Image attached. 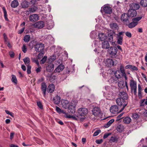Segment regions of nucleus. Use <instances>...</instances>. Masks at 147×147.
Returning a JSON list of instances; mask_svg holds the SVG:
<instances>
[{"label": "nucleus", "instance_id": "50", "mask_svg": "<svg viewBox=\"0 0 147 147\" xmlns=\"http://www.w3.org/2000/svg\"><path fill=\"white\" fill-rule=\"evenodd\" d=\"M102 76L105 78H107L109 76V74L108 73L104 72L102 73Z\"/></svg>", "mask_w": 147, "mask_h": 147}, {"label": "nucleus", "instance_id": "39", "mask_svg": "<svg viewBox=\"0 0 147 147\" xmlns=\"http://www.w3.org/2000/svg\"><path fill=\"white\" fill-rule=\"evenodd\" d=\"M30 37L29 35H27L25 36L24 38V41L26 42H28L30 40Z\"/></svg>", "mask_w": 147, "mask_h": 147}, {"label": "nucleus", "instance_id": "4", "mask_svg": "<svg viewBox=\"0 0 147 147\" xmlns=\"http://www.w3.org/2000/svg\"><path fill=\"white\" fill-rule=\"evenodd\" d=\"M76 103L74 101L71 102L70 103V105L68 108V112L72 114L75 113L76 111Z\"/></svg>", "mask_w": 147, "mask_h": 147}, {"label": "nucleus", "instance_id": "47", "mask_svg": "<svg viewBox=\"0 0 147 147\" xmlns=\"http://www.w3.org/2000/svg\"><path fill=\"white\" fill-rule=\"evenodd\" d=\"M37 104L38 107L41 109H42L43 108V106L42 105L41 102L40 101H38L37 102Z\"/></svg>", "mask_w": 147, "mask_h": 147}, {"label": "nucleus", "instance_id": "51", "mask_svg": "<svg viewBox=\"0 0 147 147\" xmlns=\"http://www.w3.org/2000/svg\"><path fill=\"white\" fill-rule=\"evenodd\" d=\"M32 61L33 62L35 63L38 66H39V64L38 59L36 58H34L32 59Z\"/></svg>", "mask_w": 147, "mask_h": 147}, {"label": "nucleus", "instance_id": "19", "mask_svg": "<svg viewBox=\"0 0 147 147\" xmlns=\"http://www.w3.org/2000/svg\"><path fill=\"white\" fill-rule=\"evenodd\" d=\"M119 95L120 98L125 100L128 98L127 94L124 92H120L119 94Z\"/></svg>", "mask_w": 147, "mask_h": 147}, {"label": "nucleus", "instance_id": "62", "mask_svg": "<svg viewBox=\"0 0 147 147\" xmlns=\"http://www.w3.org/2000/svg\"><path fill=\"white\" fill-rule=\"evenodd\" d=\"M9 54L11 57H13L14 55V52L12 51L9 52Z\"/></svg>", "mask_w": 147, "mask_h": 147}, {"label": "nucleus", "instance_id": "22", "mask_svg": "<svg viewBox=\"0 0 147 147\" xmlns=\"http://www.w3.org/2000/svg\"><path fill=\"white\" fill-rule=\"evenodd\" d=\"M129 18L127 13H124L121 16V20L123 22H126L128 20Z\"/></svg>", "mask_w": 147, "mask_h": 147}, {"label": "nucleus", "instance_id": "24", "mask_svg": "<svg viewBox=\"0 0 147 147\" xmlns=\"http://www.w3.org/2000/svg\"><path fill=\"white\" fill-rule=\"evenodd\" d=\"M55 86L53 84H50L48 87L47 91L48 92L51 93L53 92L55 90Z\"/></svg>", "mask_w": 147, "mask_h": 147}, {"label": "nucleus", "instance_id": "29", "mask_svg": "<svg viewBox=\"0 0 147 147\" xmlns=\"http://www.w3.org/2000/svg\"><path fill=\"white\" fill-rule=\"evenodd\" d=\"M19 5L18 1L16 0H14L12 1L11 3V6L13 8L17 7Z\"/></svg>", "mask_w": 147, "mask_h": 147}, {"label": "nucleus", "instance_id": "42", "mask_svg": "<svg viewBox=\"0 0 147 147\" xmlns=\"http://www.w3.org/2000/svg\"><path fill=\"white\" fill-rule=\"evenodd\" d=\"M12 81L15 84H16L17 83V80L16 76L13 75H12Z\"/></svg>", "mask_w": 147, "mask_h": 147}, {"label": "nucleus", "instance_id": "14", "mask_svg": "<svg viewBox=\"0 0 147 147\" xmlns=\"http://www.w3.org/2000/svg\"><path fill=\"white\" fill-rule=\"evenodd\" d=\"M41 89L42 92L43 96L45 97L47 91V87L46 83L44 82H43L41 84Z\"/></svg>", "mask_w": 147, "mask_h": 147}, {"label": "nucleus", "instance_id": "7", "mask_svg": "<svg viewBox=\"0 0 147 147\" xmlns=\"http://www.w3.org/2000/svg\"><path fill=\"white\" fill-rule=\"evenodd\" d=\"M92 112L93 115L95 116H97L100 115L101 112L99 108L95 107L93 109Z\"/></svg>", "mask_w": 147, "mask_h": 147}, {"label": "nucleus", "instance_id": "34", "mask_svg": "<svg viewBox=\"0 0 147 147\" xmlns=\"http://www.w3.org/2000/svg\"><path fill=\"white\" fill-rule=\"evenodd\" d=\"M140 106H143L144 105H147V96L146 97V99H143L140 101Z\"/></svg>", "mask_w": 147, "mask_h": 147}, {"label": "nucleus", "instance_id": "57", "mask_svg": "<svg viewBox=\"0 0 147 147\" xmlns=\"http://www.w3.org/2000/svg\"><path fill=\"white\" fill-rule=\"evenodd\" d=\"M126 35L129 37H131V33L128 32H127L125 33Z\"/></svg>", "mask_w": 147, "mask_h": 147}, {"label": "nucleus", "instance_id": "23", "mask_svg": "<svg viewBox=\"0 0 147 147\" xmlns=\"http://www.w3.org/2000/svg\"><path fill=\"white\" fill-rule=\"evenodd\" d=\"M110 28L114 30H118L119 29V25L116 23L112 22L110 24Z\"/></svg>", "mask_w": 147, "mask_h": 147}, {"label": "nucleus", "instance_id": "18", "mask_svg": "<svg viewBox=\"0 0 147 147\" xmlns=\"http://www.w3.org/2000/svg\"><path fill=\"white\" fill-rule=\"evenodd\" d=\"M114 61L111 59H108L105 63V65L107 67L113 66L114 65Z\"/></svg>", "mask_w": 147, "mask_h": 147}, {"label": "nucleus", "instance_id": "21", "mask_svg": "<svg viewBox=\"0 0 147 147\" xmlns=\"http://www.w3.org/2000/svg\"><path fill=\"white\" fill-rule=\"evenodd\" d=\"M118 78L115 76L112 77L109 80V82L111 84H115L118 81Z\"/></svg>", "mask_w": 147, "mask_h": 147}, {"label": "nucleus", "instance_id": "43", "mask_svg": "<svg viewBox=\"0 0 147 147\" xmlns=\"http://www.w3.org/2000/svg\"><path fill=\"white\" fill-rule=\"evenodd\" d=\"M107 38L108 40L110 42H111L113 40V36L111 34H108Z\"/></svg>", "mask_w": 147, "mask_h": 147}, {"label": "nucleus", "instance_id": "48", "mask_svg": "<svg viewBox=\"0 0 147 147\" xmlns=\"http://www.w3.org/2000/svg\"><path fill=\"white\" fill-rule=\"evenodd\" d=\"M124 113H121L120 114H119L118 116H117L116 121H119L120 119H121L122 117H121L122 116H123Z\"/></svg>", "mask_w": 147, "mask_h": 147}, {"label": "nucleus", "instance_id": "61", "mask_svg": "<svg viewBox=\"0 0 147 147\" xmlns=\"http://www.w3.org/2000/svg\"><path fill=\"white\" fill-rule=\"evenodd\" d=\"M133 117L134 119H137L138 117V115L137 113H134L133 115Z\"/></svg>", "mask_w": 147, "mask_h": 147}, {"label": "nucleus", "instance_id": "8", "mask_svg": "<svg viewBox=\"0 0 147 147\" xmlns=\"http://www.w3.org/2000/svg\"><path fill=\"white\" fill-rule=\"evenodd\" d=\"M45 26V23L43 21H40L35 23L34 24V27L38 28H41Z\"/></svg>", "mask_w": 147, "mask_h": 147}, {"label": "nucleus", "instance_id": "60", "mask_svg": "<svg viewBox=\"0 0 147 147\" xmlns=\"http://www.w3.org/2000/svg\"><path fill=\"white\" fill-rule=\"evenodd\" d=\"M25 28L24 27L22 28L21 29H20V30L18 32V34H21L22 33H23V32L25 30Z\"/></svg>", "mask_w": 147, "mask_h": 147}, {"label": "nucleus", "instance_id": "17", "mask_svg": "<svg viewBox=\"0 0 147 147\" xmlns=\"http://www.w3.org/2000/svg\"><path fill=\"white\" fill-rule=\"evenodd\" d=\"M102 47L104 49H108L110 47L109 43L107 41L102 42Z\"/></svg>", "mask_w": 147, "mask_h": 147}, {"label": "nucleus", "instance_id": "52", "mask_svg": "<svg viewBox=\"0 0 147 147\" xmlns=\"http://www.w3.org/2000/svg\"><path fill=\"white\" fill-rule=\"evenodd\" d=\"M31 67L30 66H27V72L28 74H30L31 73Z\"/></svg>", "mask_w": 147, "mask_h": 147}, {"label": "nucleus", "instance_id": "11", "mask_svg": "<svg viewBox=\"0 0 147 147\" xmlns=\"http://www.w3.org/2000/svg\"><path fill=\"white\" fill-rule=\"evenodd\" d=\"M127 14L129 17H133L136 16L137 12L135 9H131L128 10Z\"/></svg>", "mask_w": 147, "mask_h": 147}, {"label": "nucleus", "instance_id": "9", "mask_svg": "<svg viewBox=\"0 0 147 147\" xmlns=\"http://www.w3.org/2000/svg\"><path fill=\"white\" fill-rule=\"evenodd\" d=\"M39 19V17L37 14H33L30 16V20L32 22H35Z\"/></svg>", "mask_w": 147, "mask_h": 147}, {"label": "nucleus", "instance_id": "38", "mask_svg": "<svg viewBox=\"0 0 147 147\" xmlns=\"http://www.w3.org/2000/svg\"><path fill=\"white\" fill-rule=\"evenodd\" d=\"M2 9L4 13V16L5 20L7 21H9V19L7 17V12L5 9L4 7H3Z\"/></svg>", "mask_w": 147, "mask_h": 147}, {"label": "nucleus", "instance_id": "30", "mask_svg": "<svg viewBox=\"0 0 147 147\" xmlns=\"http://www.w3.org/2000/svg\"><path fill=\"white\" fill-rule=\"evenodd\" d=\"M132 20V22L129 23L128 25V27L130 28H132L135 27L138 24V23L135 22L133 20Z\"/></svg>", "mask_w": 147, "mask_h": 147}, {"label": "nucleus", "instance_id": "31", "mask_svg": "<svg viewBox=\"0 0 147 147\" xmlns=\"http://www.w3.org/2000/svg\"><path fill=\"white\" fill-rule=\"evenodd\" d=\"M38 9L37 7H35L34 6L31 7L29 9V11H27V13L30 12V13H33L36 11ZM28 14H29V13H28Z\"/></svg>", "mask_w": 147, "mask_h": 147}, {"label": "nucleus", "instance_id": "41", "mask_svg": "<svg viewBox=\"0 0 147 147\" xmlns=\"http://www.w3.org/2000/svg\"><path fill=\"white\" fill-rule=\"evenodd\" d=\"M141 5L143 7L147 6V0H141L140 2Z\"/></svg>", "mask_w": 147, "mask_h": 147}, {"label": "nucleus", "instance_id": "46", "mask_svg": "<svg viewBox=\"0 0 147 147\" xmlns=\"http://www.w3.org/2000/svg\"><path fill=\"white\" fill-rule=\"evenodd\" d=\"M47 57L45 56L41 60L40 63L43 64L46 62L47 59Z\"/></svg>", "mask_w": 147, "mask_h": 147}, {"label": "nucleus", "instance_id": "40", "mask_svg": "<svg viewBox=\"0 0 147 147\" xmlns=\"http://www.w3.org/2000/svg\"><path fill=\"white\" fill-rule=\"evenodd\" d=\"M22 5L23 8L27 7L28 6V2L26 1H24L22 2Z\"/></svg>", "mask_w": 147, "mask_h": 147}, {"label": "nucleus", "instance_id": "3", "mask_svg": "<svg viewBox=\"0 0 147 147\" xmlns=\"http://www.w3.org/2000/svg\"><path fill=\"white\" fill-rule=\"evenodd\" d=\"M117 49L115 47H111L108 50V53L111 57H115L117 52Z\"/></svg>", "mask_w": 147, "mask_h": 147}, {"label": "nucleus", "instance_id": "58", "mask_svg": "<svg viewBox=\"0 0 147 147\" xmlns=\"http://www.w3.org/2000/svg\"><path fill=\"white\" fill-rule=\"evenodd\" d=\"M38 66V67L36 69V71L37 73H38L39 72H40L41 70V67L39 66Z\"/></svg>", "mask_w": 147, "mask_h": 147}, {"label": "nucleus", "instance_id": "49", "mask_svg": "<svg viewBox=\"0 0 147 147\" xmlns=\"http://www.w3.org/2000/svg\"><path fill=\"white\" fill-rule=\"evenodd\" d=\"M101 130L100 129L96 130L94 133L93 134L94 136H97L99 133H100Z\"/></svg>", "mask_w": 147, "mask_h": 147}, {"label": "nucleus", "instance_id": "35", "mask_svg": "<svg viewBox=\"0 0 147 147\" xmlns=\"http://www.w3.org/2000/svg\"><path fill=\"white\" fill-rule=\"evenodd\" d=\"M131 121V118L129 117H126L123 119V122L125 123L129 124L130 123Z\"/></svg>", "mask_w": 147, "mask_h": 147}, {"label": "nucleus", "instance_id": "25", "mask_svg": "<svg viewBox=\"0 0 147 147\" xmlns=\"http://www.w3.org/2000/svg\"><path fill=\"white\" fill-rule=\"evenodd\" d=\"M61 98L59 96L57 95L53 98V101L55 104L57 105L59 104L60 102Z\"/></svg>", "mask_w": 147, "mask_h": 147}, {"label": "nucleus", "instance_id": "10", "mask_svg": "<svg viewBox=\"0 0 147 147\" xmlns=\"http://www.w3.org/2000/svg\"><path fill=\"white\" fill-rule=\"evenodd\" d=\"M103 11L106 13L110 14L112 12L111 8L107 5H104L103 7Z\"/></svg>", "mask_w": 147, "mask_h": 147}, {"label": "nucleus", "instance_id": "16", "mask_svg": "<svg viewBox=\"0 0 147 147\" xmlns=\"http://www.w3.org/2000/svg\"><path fill=\"white\" fill-rule=\"evenodd\" d=\"M124 68V66L122 65H121L120 67V70L122 74V76L124 78L125 80H127V78L126 76V75Z\"/></svg>", "mask_w": 147, "mask_h": 147}, {"label": "nucleus", "instance_id": "55", "mask_svg": "<svg viewBox=\"0 0 147 147\" xmlns=\"http://www.w3.org/2000/svg\"><path fill=\"white\" fill-rule=\"evenodd\" d=\"M56 111L59 113H61V109L58 107H56Z\"/></svg>", "mask_w": 147, "mask_h": 147}, {"label": "nucleus", "instance_id": "56", "mask_svg": "<svg viewBox=\"0 0 147 147\" xmlns=\"http://www.w3.org/2000/svg\"><path fill=\"white\" fill-rule=\"evenodd\" d=\"M103 140L102 139L97 140L96 141V142L97 144H100L103 142Z\"/></svg>", "mask_w": 147, "mask_h": 147}, {"label": "nucleus", "instance_id": "53", "mask_svg": "<svg viewBox=\"0 0 147 147\" xmlns=\"http://www.w3.org/2000/svg\"><path fill=\"white\" fill-rule=\"evenodd\" d=\"M22 51L23 52L25 53L27 51V48L25 45H23L22 47Z\"/></svg>", "mask_w": 147, "mask_h": 147}, {"label": "nucleus", "instance_id": "59", "mask_svg": "<svg viewBox=\"0 0 147 147\" xmlns=\"http://www.w3.org/2000/svg\"><path fill=\"white\" fill-rule=\"evenodd\" d=\"M138 94L139 95H140V94H141V91L142 90V88L141 87V86L140 85H138Z\"/></svg>", "mask_w": 147, "mask_h": 147}, {"label": "nucleus", "instance_id": "37", "mask_svg": "<svg viewBox=\"0 0 147 147\" xmlns=\"http://www.w3.org/2000/svg\"><path fill=\"white\" fill-rule=\"evenodd\" d=\"M124 82L123 81H120L118 83V86L120 88H122L125 86Z\"/></svg>", "mask_w": 147, "mask_h": 147}, {"label": "nucleus", "instance_id": "6", "mask_svg": "<svg viewBox=\"0 0 147 147\" xmlns=\"http://www.w3.org/2000/svg\"><path fill=\"white\" fill-rule=\"evenodd\" d=\"M88 110L85 108H80L78 111L79 115L81 116H84L88 113Z\"/></svg>", "mask_w": 147, "mask_h": 147}, {"label": "nucleus", "instance_id": "45", "mask_svg": "<svg viewBox=\"0 0 147 147\" xmlns=\"http://www.w3.org/2000/svg\"><path fill=\"white\" fill-rule=\"evenodd\" d=\"M3 36H4V42L5 43H8L9 41L8 40V38L5 33H4L3 34Z\"/></svg>", "mask_w": 147, "mask_h": 147}, {"label": "nucleus", "instance_id": "28", "mask_svg": "<svg viewBox=\"0 0 147 147\" xmlns=\"http://www.w3.org/2000/svg\"><path fill=\"white\" fill-rule=\"evenodd\" d=\"M54 65L52 63L49 64L47 67V70L48 72H50L53 69Z\"/></svg>", "mask_w": 147, "mask_h": 147}, {"label": "nucleus", "instance_id": "63", "mask_svg": "<svg viewBox=\"0 0 147 147\" xmlns=\"http://www.w3.org/2000/svg\"><path fill=\"white\" fill-rule=\"evenodd\" d=\"M65 117L66 118H74V117L72 116H71V115H66L65 116Z\"/></svg>", "mask_w": 147, "mask_h": 147}, {"label": "nucleus", "instance_id": "2", "mask_svg": "<svg viewBox=\"0 0 147 147\" xmlns=\"http://www.w3.org/2000/svg\"><path fill=\"white\" fill-rule=\"evenodd\" d=\"M116 103L119 106H123V107L120 110L119 112L122 111L124 109L125 107L127 105V102L125 100L123 99L122 98L119 97L116 100Z\"/></svg>", "mask_w": 147, "mask_h": 147}, {"label": "nucleus", "instance_id": "1", "mask_svg": "<svg viewBox=\"0 0 147 147\" xmlns=\"http://www.w3.org/2000/svg\"><path fill=\"white\" fill-rule=\"evenodd\" d=\"M35 51L37 52H40L39 53L38 56L39 57L40 56H42L43 53H42L44 49V46L43 44L39 42L36 44L34 46Z\"/></svg>", "mask_w": 147, "mask_h": 147}, {"label": "nucleus", "instance_id": "27", "mask_svg": "<svg viewBox=\"0 0 147 147\" xmlns=\"http://www.w3.org/2000/svg\"><path fill=\"white\" fill-rule=\"evenodd\" d=\"M125 129L124 126L123 125H118L117 130L118 132H121L123 131Z\"/></svg>", "mask_w": 147, "mask_h": 147}, {"label": "nucleus", "instance_id": "15", "mask_svg": "<svg viewBox=\"0 0 147 147\" xmlns=\"http://www.w3.org/2000/svg\"><path fill=\"white\" fill-rule=\"evenodd\" d=\"M64 68V66L63 64H60L55 69L54 71L55 73H58L62 71Z\"/></svg>", "mask_w": 147, "mask_h": 147}, {"label": "nucleus", "instance_id": "64", "mask_svg": "<svg viewBox=\"0 0 147 147\" xmlns=\"http://www.w3.org/2000/svg\"><path fill=\"white\" fill-rule=\"evenodd\" d=\"M131 69L133 70H138V68H137L136 67L134 66H132L131 65Z\"/></svg>", "mask_w": 147, "mask_h": 147}, {"label": "nucleus", "instance_id": "13", "mask_svg": "<svg viewBox=\"0 0 147 147\" xmlns=\"http://www.w3.org/2000/svg\"><path fill=\"white\" fill-rule=\"evenodd\" d=\"M61 103L62 107L65 109L68 108L70 105V103H69V102L68 100H61Z\"/></svg>", "mask_w": 147, "mask_h": 147}, {"label": "nucleus", "instance_id": "5", "mask_svg": "<svg viewBox=\"0 0 147 147\" xmlns=\"http://www.w3.org/2000/svg\"><path fill=\"white\" fill-rule=\"evenodd\" d=\"M124 33V32L121 31L119 32L117 35V43L120 45H121L122 44L123 41V34Z\"/></svg>", "mask_w": 147, "mask_h": 147}, {"label": "nucleus", "instance_id": "12", "mask_svg": "<svg viewBox=\"0 0 147 147\" xmlns=\"http://www.w3.org/2000/svg\"><path fill=\"white\" fill-rule=\"evenodd\" d=\"M110 111L113 114H115L118 113V107L117 105H114L112 106L110 108Z\"/></svg>", "mask_w": 147, "mask_h": 147}, {"label": "nucleus", "instance_id": "54", "mask_svg": "<svg viewBox=\"0 0 147 147\" xmlns=\"http://www.w3.org/2000/svg\"><path fill=\"white\" fill-rule=\"evenodd\" d=\"M117 138L115 137H112L111 138V139L110 140V141H111L113 142H114L117 141Z\"/></svg>", "mask_w": 147, "mask_h": 147}, {"label": "nucleus", "instance_id": "26", "mask_svg": "<svg viewBox=\"0 0 147 147\" xmlns=\"http://www.w3.org/2000/svg\"><path fill=\"white\" fill-rule=\"evenodd\" d=\"M130 86L131 89L135 88H137L136 82L133 80H131L130 81Z\"/></svg>", "mask_w": 147, "mask_h": 147}, {"label": "nucleus", "instance_id": "36", "mask_svg": "<svg viewBox=\"0 0 147 147\" xmlns=\"http://www.w3.org/2000/svg\"><path fill=\"white\" fill-rule=\"evenodd\" d=\"M114 119H111L105 125L104 127L105 128H108L109 127L111 124L114 122Z\"/></svg>", "mask_w": 147, "mask_h": 147}, {"label": "nucleus", "instance_id": "33", "mask_svg": "<svg viewBox=\"0 0 147 147\" xmlns=\"http://www.w3.org/2000/svg\"><path fill=\"white\" fill-rule=\"evenodd\" d=\"M24 61L25 64L27 66H30V60L29 58L28 57H26L23 59Z\"/></svg>", "mask_w": 147, "mask_h": 147}, {"label": "nucleus", "instance_id": "20", "mask_svg": "<svg viewBox=\"0 0 147 147\" xmlns=\"http://www.w3.org/2000/svg\"><path fill=\"white\" fill-rule=\"evenodd\" d=\"M98 38L101 41H104L107 38V36L106 34L103 33H100L98 34Z\"/></svg>", "mask_w": 147, "mask_h": 147}, {"label": "nucleus", "instance_id": "44", "mask_svg": "<svg viewBox=\"0 0 147 147\" xmlns=\"http://www.w3.org/2000/svg\"><path fill=\"white\" fill-rule=\"evenodd\" d=\"M142 18V16L137 17L133 18L132 20L135 22L138 23V22Z\"/></svg>", "mask_w": 147, "mask_h": 147}, {"label": "nucleus", "instance_id": "32", "mask_svg": "<svg viewBox=\"0 0 147 147\" xmlns=\"http://www.w3.org/2000/svg\"><path fill=\"white\" fill-rule=\"evenodd\" d=\"M131 6L132 8L136 10V9H138L140 8V5L139 4L136 3H132L131 5Z\"/></svg>", "mask_w": 147, "mask_h": 147}]
</instances>
